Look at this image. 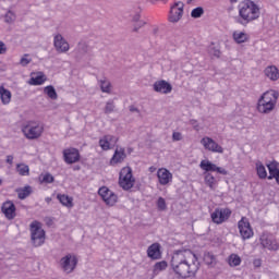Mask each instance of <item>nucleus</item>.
I'll return each mask as SVG.
<instances>
[{
  "mask_svg": "<svg viewBox=\"0 0 279 279\" xmlns=\"http://www.w3.org/2000/svg\"><path fill=\"white\" fill-rule=\"evenodd\" d=\"M171 267L178 278H195L199 271V260L192 251H178L172 256Z\"/></svg>",
  "mask_w": 279,
  "mask_h": 279,
  "instance_id": "1",
  "label": "nucleus"
},
{
  "mask_svg": "<svg viewBox=\"0 0 279 279\" xmlns=\"http://www.w3.org/2000/svg\"><path fill=\"white\" fill-rule=\"evenodd\" d=\"M239 15L235 16L234 21L243 27H247L250 23L258 21L260 19V7L252 0H244L238 5Z\"/></svg>",
  "mask_w": 279,
  "mask_h": 279,
  "instance_id": "2",
  "label": "nucleus"
},
{
  "mask_svg": "<svg viewBox=\"0 0 279 279\" xmlns=\"http://www.w3.org/2000/svg\"><path fill=\"white\" fill-rule=\"evenodd\" d=\"M278 97L279 93L274 89L264 93L257 102L258 112L262 114H269L270 112H274L276 104H278Z\"/></svg>",
  "mask_w": 279,
  "mask_h": 279,
  "instance_id": "3",
  "label": "nucleus"
},
{
  "mask_svg": "<svg viewBox=\"0 0 279 279\" xmlns=\"http://www.w3.org/2000/svg\"><path fill=\"white\" fill-rule=\"evenodd\" d=\"M136 180L132 175V168L124 167L120 171L119 184L123 191H130L134 186Z\"/></svg>",
  "mask_w": 279,
  "mask_h": 279,
  "instance_id": "4",
  "label": "nucleus"
},
{
  "mask_svg": "<svg viewBox=\"0 0 279 279\" xmlns=\"http://www.w3.org/2000/svg\"><path fill=\"white\" fill-rule=\"evenodd\" d=\"M260 245L264 250H269V252H278L279 245L276 236L271 233H263L259 238Z\"/></svg>",
  "mask_w": 279,
  "mask_h": 279,
  "instance_id": "5",
  "label": "nucleus"
},
{
  "mask_svg": "<svg viewBox=\"0 0 279 279\" xmlns=\"http://www.w3.org/2000/svg\"><path fill=\"white\" fill-rule=\"evenodd\" d=\"M184 15V3L175 2L171 8L168 16L170 23H179Z\"/></svg>",
  "mask_w": 279,
  "mask_h": 279,
  "instance_id": "6",
  "label": "nucleus"
},
{
  "mask_svg": "<svg viewBox=\"0 0 279 279\" xmlns=\"http://www.w3.org/2000/svg\"><path fill=\"white\" fill-rule=\"evenodd\" d=\"M98 195H100L101 199L107 204V206H114L117 202L119 201V196L116 195L114 192H112L107 186H102L98 190Z\"/></svg>",
  "mask_w": 279,
  "mask_h": 279,
  "instance_id": "7",
  "label": "nucleus"
},
{
  "mask_svg": "<svg viewBox=\"0 0 279 279\" xmlns=\"http://www.w3.org/2000/svg\"><path fill=\"white\" fill-rule=\"evenodd\" d=\"M230 215H232V211L228 208H216L211 214V221L219 226L228 221V219H230Z\"/></svg>",
  "mask_w": 279,
  "mask_h": 279,
  "instance_id": "8",
  "label": "nucleus"
},
{
  "mask_svg": "<svg viewBox=\"0 0 279 279\" xmlns=\"http://www.w3.org/2000/svg\"><path fill=\"white\" fill-rule=\"evenodd\" d=\"M238 228L244 241L254 236V230H252V226L250 225V220H247V218L242 217V219L238 222Z\"/></svg>",
  "mask_w": 279,
  "mask_h": 279,
  "instance_id": "9",
  "label": "nucleus"
},
{
  "mask_svg": "<svg viewBox=\"0 0 279 279\" xmlns=\"http://www.w3.org/2000/svg\"><path fill=\"white\" fill-rule=\"evenodd\" d=\"M62 154L63 160L66 165H75V162H80L82 158L80 150L73 147L63 149Z\"/></svg>",
  "mask_w": 279,
  "mask_h": 279,
  "instance_id": "10",
  "label": "nucleus"
},
{
  "mask_svg": "<svg viewBox=\"0 0 279 279\" xmlns=\"http://www.w3.org/2000/svg\"><path fill=\"white\" fill-rule=\"evenodd\" d=\"M60 266L66 274H73L75 267H77V257H73L71 254L65 255L60 260Z\"/></svg>",
  "mask_w": 279,
  "mask_h": 279,
  "instance_id": "11",
  "label": "nucleus"
},
{
  "mask_svg": "<svg viewBox=\"0 0 279 279\" xmlns=\"http://www.w3.org/2000/svg\"><path fill=\"white\" fill-rule=\"evenodd\" d=\"M201 145L207 149V151H213V154H223V147L219 145L211 137L205 136L201 140Z\"/></svg>",
  "mask_w": 279,
  "mask_h": 279,
  "instance_id": "12",
  "label": "nucleus"
},
{
  "mask_svg": "<svg viewBox=\"0 0 279 279\" xmlns=\"http://www.w3.org/2000/svg\"><path fill=\"white\" fill-rule=\"evenodd\" d=\"M117 143H119V137L114 135H105L99 140V146L104 151L113 149Z\"/></svg>",
  "mask_w": 279,
  "mask_h": 279,
  "instance_id": "13",
  "label": "nucleus"
},
{
  "mask_svg": "<svg viewBox=\"0 0 279 279\" xmlns=\"http://www.w3.org/2000/svg\"><path fill=\"white\" fill-rule=\"evenodd\" d=\"M153 88L155 93H161V95H169L173 90V86L165 80L155 82Z\"/></svg>",
  "mask_w": 279,
  "mask_h": 279,
  "instance_id": "14",
  "label": "nucleus"
},
{
  "mask_svg": "<svg viewBox=\"0 0 279 279\" xmlns=\"http://www.w3.org/2000/svg\"><path fill=\"white\" fill-rule=\"evenodd\" d=\"M53 45L58 53H66V51H69L70 49L69 43L65 41L64 37L60 34H57L53 37Z\"/></svg>",
  "mask_w": 279,
  "mask_h": 279,
  "instance_id": "15",
  "label": "nucleus"
},
{
  "mask_svg": "<svg viewBox=\"0 0 279 279\" xmlns=\"http://www.w3.org/2000/svg\"><path fill=\"white\" fill-rule=\"evenodd\" d=\"M157 178L161 186H167L170 182H173V174L169 172L167 168H160L157 171Z\"/></svg>",
  "mask_w": 279,
  "mask_h": 279,
  "instance_id": "16",
  "label": "nucleus"
},
{
  "mask_svg": "<svg viewBox=\"0 0 279 279\" xmlns=\"http://www.w3.org/2000/svg\"><path fill=\"white\" fill-rule=\"evenodd\" d=\"M2 213L7 219H14L16 217V207L14 203L8 201L2 205Z\"/></svg>",
  "mask_w": 279,
  "mask_h": 279,
  "instance_id": "17",
  "label": "nucleus"
},
{
  "mask_svg": "<svg viewBox=\"0 0 279 279\" xmlns=\"http://www.w3.org/2000/svg\"><path fill=\"white\" fill-rule=\"evenodd\" d=\"M47 240V234L45 229H43V223L36 222V246L40 247V245H45V241Z\"/></svg>",
  "mask_w": 279,
  "mask_h": 279,
  "instance_id": "18",
  "label": "nucleus"
},
{
  "mask_svg": "<svg viewBox=\"0 0 279 279\" xmlns=\"http://www.w3.org/2000/svg\"><path fill=\"white\" fill-rule=\"evenodd\" d=\"M147 256L148 258H151V260L160 259L162 256V253H160V244L158 243L151 244L147 250Z\"/></svg>",
  "mask_w": 279,
  "mask_h": 279,
  "instance_id": "19",
  "label": "nucleus"
},
{
  "mask_svg": "<svg viewBox=\"0 0 279 279\" xmlns=\"http://www.w3.org/2000/svg\"><path fill=\"white\" fill-rule=\"evenodd\" d=\"M264 74L268 80H270V82H278L279 80V70L276 65H268L264 70Z\"/></svg>",
  "mask_w": 279,
  "mask_h": 279,
  "instance_id": "20",
  "label": "nucleus"
},
{
  "mask_svg": "<svg viewBox=\"0 0 279 279\" xmlns=\"http://www.w3.org/2000/svg\"><path fill=\"white\" fill-rule=\"evenodd\" d=\"M232 38L236 45H243V43H247V40H250V35L245 32L234 31Z\"/></svg>",
  "mask_w": 279,
  "mask_h": 279,
  "instance_id": "21",
  "label": "nucleus"
},
{
  "mask_svg": "<svg viewBox=\"0 0 279 279\" xmlns=\"http://www.w3.org/2000/svg\"><path fill=\"white\" fill-rule=\"evenodd\" d=\"M125 158V148H118L116 149L113 157L111 158V165H119V162H123Z\"/></svg>",
  "mask_w": 279,
  "mask_h": 279,
  "instance_id": "22",
  "label": "nucleus"
},
{
  "mask_svg": "<svg viewBox=\"0 0 279 279\" xmlns=\"http://www.w3.org/2000/svg\"><path fill=\"white\" fill-rule=\"evenodd\" d=\"M0 99L3 106H8L10 101H12V92L3 86H0Z\"/></svg>",
  "mask_w": 279,
  "mask_h": 279,
  "instance_id": "23",
  "label": "nucleus"
},
{
  "mask_svg": "<svg viewBox=\"0 0 279 279\" xmlns=\"http://www.w3.org/2000/svg\"><path fill=\"white\" fill-rule=\"evenodd\" d=\"M23 134L28 140L36 138V125L34 123H28L23 128Z\"/></svg>",
  "mask_w": 279,
  "mask_h": 279,
  "instance_id": "24",
  "label": "nucleus"
},
{
  "mask_svg": "<svg viewBox=\"0 0 279 279\" xmlns=\"http://www.w3.org/2000/svg\"><path fill=\"white\" fill-rule=\"evenodd\" d=\"M57 199H59L60 204L65 206V208H73V197L65 194H58Z\"/></svg>",
  "mask_w": 279,
  "mask_h": 279,
  "instance_id": "25",
  "label": "nucleus"
},
{
  "mask_svg": "<svg viewBox=\"0 0 279 279\" xmlns=\"http://www.w3.org/2000/svg\"><path fill=\"white\" fill-rule=\"evenodd\" d=\"M266 167L269 171L268 180H274L275 174L279 172L278 161H276V160L271 161V162L267 163Z\"/></svg>",
  "mask_w": 279,
  "mask_h": 279,
  "instance_id": "26",
  "label": "nucleus"
},
{
  "mask_svg": "<svg viewBox=\"0 0 279 279\" xmlns=\"http://www.w3.org/2000/svg\"><path fill=\"white\" fill-rule=\"evenodd\" d=\"M255 169L260 180H265L267 178V169L265 168V165H263V161L260 160L256 161Z\"/></svg>",
  "mask_w": 279,
  "mask_h": 279,
  "instance_id": "27",
  "label": "nucleus"
},
{
  "mask_svg": "<svg viewBox=\"0 0 279 279\" xmlns=\"http://www.w3.org/2000/svg\"><path fill=\"white\" fill-rule=\"evenodd\" d=\"M199 168L205 171V173H210V171H216L217 165L210 162V160H202Z\"/></svg>",
  "mask_w": 279,
  "mask_h": 279,
  "instance_id": "28",
  "label": "nucleus"
},
{
  "mask_svg": "<svg viewBox=\"0 0 279 279\" xmlns=\"http://www.w3.org/2000/svg\"><path fill=\"white\" fill-rule=\"evenodd\" d=\"M44 93L45 95H47V97H49V99H52V101H56V99H58V92H56V87H53L52 85L46 86L44 88Z\"/></svg>",
  "mask_w": 279,
  "mask_h": 279,
  "instance_id": "29",
  "label": "nucleus"
},
{
  "mask_svg": "<svg viewBox=\"0 0 279 279\" xmlns=\"http://www.w3.org/2000/svg\"><path fill=\"white\" fill-rule=\"evenodd\" d=\"M205 184L211 189V191H215L217 186V179L211 173H205Z\"/></svg>",
  "mask_w": 279,
  "mask_h": 279,
  "instance_id": "30",
  "label": "nucleus"
},
{
  "mask_svg": "<svg viewBox=\"0 0 279 279\" xmlns=\"http://www.w3.org/2000/svg\"><path fill=\"white\" fill-rule=\"evenodd\" d=\"M204 263L207 264L208 267H215V265H217V257L213 253H205Z\"/></svg>",
  "mask_w": 279,
  "mask_h": 279,
  "instance_id": "31",
  "label": "nucleus"
},
{
  "mask_svg": "<svg viewBox=\"0 0 279 279\" xmlns=\"http://www.w3.org/2000/svg\"><path fill=\"white\" fill-rule=\"evenodd\" d=\"M228 263L230 267H239V265H241V256L238 254H231Z\"/></svg>",
  "mask_w": 279,
  "mask_h": 279,
  "instance_id": "32",
  "label": "nucleus"
},
{
  "mask_svg": "<svg viewBox=\"0 0 279 279\" xmlns=\"http://www.w3.org/2000/svg\"><path fill=\"white\" fill-rule=\"evenodd\" d=\"M16 171L20 175H29V166L25 163H17Z\"/></svg>",
  "mask_w": 279,
  "mask_h": 279,
  "instance_id": "33",
  "label": "nucleus"
},
{
  "mask_svg": "<svg viewBox=\"0 0 279 279\" xmlns=\"http://www.w3.org/2000/svg\"><path fill=\"white\" fill-rule=\"evenodd\" d=\"M112 85L110 84V81L108 80H100V89L102 93H108L110 94L112 90Z\"/></svg>",
  "mask_w": 279,
  "mask_h": 279,
  "instance_id": "34",
  "label": "nucleus"
},
{
  "mask_svg": "<svg viewBox=\"0 0 279 279\" xmlns=\"http://www.w3.org/2000/svg\"><path fill=\"white\" fill-rule=\"evenodd\" d=\"M76 53L77 56H84L85 53H88V45L86 43H78L76 47Z\"/></svg>",
  "mask_w": 279,
  "mask_h": 279,
  "instance_id": "35",
  "label": "nucleus"
},
{
  "mask_svg": "<svg viewBox=\"0 0 279 279\" xmlns=\"http://www.w3.org/2000/svg\"><path fill=\"white\" fill-rule=\"evenodd\" d=\"M133 22L137 23L136 26L133 28V32H138V29H141V27L145 26V22L141 21V14L136 13L133 16Z\"/></svg>",
  "mask_w": 279,
  "mask_h": 279,
  "instance_id": "36",
  "label": "nucleus"
},
{
  "mask_svg": "<svg viewBox=\"0 0 279 279\" xmlns=\"http://www.w3.org/2000/svg\"><path fill=\"white\" fill-rule=\"evenodd\" d=\"M167 267H168L167 262H165V260L158 262L154 266V274L165 271V269H167Z\"/></svg>",
  "mask_w": 279,
  "mask_h": 279,
  "instance_id": "37",
  "label": "nucleus"
},
{
  "mask_svg": "<svg viewBox=\"0 0 279 279\" xmlns=\"http://www.w3.org/2000/svg\"><path fill=\"white\" fill-rule=\"evenodd\" d=\"M192 19H202L204 16V8L198 7L192 10L191 12Z\"/></svg>",
  "mask_w": 279,
  "mask_h": 279,
  "instance_id": "38",
  "label": "nucleus"
},
{
  "mask_svg": "<svg viewBox=\"0 0 279 279\" xmlns=\"http://www.w3.org/2000/svg\"><path fill=\"white\" fill-rule=\"evenodd\" d=\"M39 182L41 184H51V182H53V175H51L50 173L41 174L39 177Z\"/></svg>",
  "mask_w": 279,
  "mask_h": 279,
  "instance_id": "39",
  "label": "nucleus"
},
{
  "mask_svg": "<svg viewBox=\"0 0 279 279\" xmlns=\"http://www.w3.org/2000/svg\"><path fill=\"white\" fill-rule=\"evenodd\" d=\"M29 193H32V187L29 186H26L17 191L20 199H25V197H28Z\"/></svg>",
  "mask_w": 279,
  "mask_h": 279,
  "instance_id": "40",
  "label": "nucleus"
},
{
  "mask_svg": "<svg viewBox=\"0 0 279 279\" xmlns=\"http://www.w3.org/2000/svg\"><path fill=\"white\" fill-rule=\"evenodd\" d=\"M47 80V75L43 72L36 73V85L41 86V84Z\"/></svg>",
  "mask_w": 279,
  "mask_h": 279,
  "instance_id": "41",
  "label": "nucleus"
},
{
  "mask_svg": "<svg viewBox=\"0 0 279 279\" xmlns=\"http://www.w3.org/2000/svg\"><path fill=\"white\" fill-rule=\"evenodd\" d=\"M112 112H114V100H109L105 107V114H110Z\"/></svg>",
  "mask_w": 279,
  "mask_h": 279,
  "instance_id": "42",
  "label": "nucleus"
},
{
  "mask_svg": "<svg viewBox=\"0 0 279 279\" xmlns=\"http://www.w3.org/2000/svg\"><path fill=\"white\" fill-rule=\"evenodd\" d=\"M14 21H16V15L14 14V12L12 11L7 12V14L4 15V22L14 23Z\"/></svg>",
  "mask_w": 279,
  "mask_h": 279,
  "instance_id": "43",
  "label": "nucleus"
},
{
  "mask_svg": "<svg viewBox=\"0 0 279 279\" xmlns=\"http://www.w3.org/2000/svg\"><path fill=\"white\" fill-rule=\"evenodd\" d=\"M157 208L158 210H167V201L163 197H159L157 201Z\"/></svg>",
  "mask_w": 279,
  "mask_h": 279,
  "instance_id": "44",
  "label": "nucleus"
},
{
  "mask_svg": "<svg viewBox=\"0 0 279 279\" xmlns=\"http://www.w3.org/2000/svg\"><path fill=\"white\" fill-rule=\"evenodd\" d=\"M29 62H32V57L29 54H24L20 60L21 66H27Z\"/></svg>",
  "mask_w": 279,
  "mask_h": 279,
  "instance_id": "45",
  "label": "nucleus"
},
{
  "mask_svg": "<svg viewBox=\"0 0 279 279\" xmlns=\"http://www.w3.org/2000/svg\"><path fill=\"white\" fill-rule=\"evenodd\" d=\"M209 53L210 56H214L215 58H219L221 56V51L217 49L215 46L209 47Z\"/></svg>",
  "mask_w": 279,
  "mask_h": 279,
  "instance_id": "46",
  "label": "nucleus"
},
{
  "mask_svg": "<svg viewBox=\"0 0 279 279\" xmlns=\"http://www.w3.org/2000/svg\"><path fill=\"white\" fill-rule=\"evenodd\" d=\"M190 125H192L195 132H199V130H202V126H199V122H197V120L195 119L190 120Z\"/></svg>",
  "mask_w": 279,
  "mask_h": 279,
  "instance_id": "47",
  "label": "nucleus"
},
{
  "mask_svg": "<svg viewBox=\"0 0 279 279\" xmlns=\"http://www.w3.org/2000/svg\"><path fill=\"white\" fill-rule=\"evenodd\" d=\"M8 53V45L0 40V56H5Z\"/></svg>",
  "mask_w": 279,
  "mask_h": 279,
  "instance_id": "48",
  "label": "nucleus"
},
{
  "mask_svg": "<svg viewBox=\"0 0 279 279\" xmlns=\"http://www.w3.org/2000/svg\"><path fill=\"white\" fill-rule=\"evenodd\" d=\"M43 132H45V126L43 124H37V126H36V138H38V136H40V134H43Z\"/></svg>",
  "mask_w": 279,
  "mask_h": 279,
  "instance_id": "49",
  "label": "nucleus"
},
{
  "mask_svg": "<svg viewBox=\"0 0 279 279\" xmlns=\"http://www.w3.org/2000/svg\"><path fill=\"white\" fill-rule=\"evenodd\" d=\"M31 232H32V239L33 241L36 240V222L31 223Z\"/></svg>",
  "mask_w": 279,
  "mask_h": 279,
  "instance_id": "50",
  "label": "nucleus"
},
{
  "mask_svg": "<svg viewBox=\"0 0 279 279\" xmlns=\"http://www.w3.org/2000/svg\"><path fill=\"white\" fill-rule=\"evenodd\" d=\"M172 141H174V142L182 141V133L173 132L172 133Z\"/></svg>",
  "mask_w": 279,
  "mask_h": 279,
  "instance_id": "51",
  "label": "nucleus"
},
{
  "mask_svg": "<svg viewBox=\"0 0 279 279\" xmlns=\"http://www.w3.org/2000/svg\"><path fill=\"white\" fill-rule=\"evenodd\" d=\"M217 173H220V175H228V170H226L225 168L221 167H217L216 166V170Z\"/></svg>",
  "mask_w": 279,
  "mask_h": 279,
  "instance_id": "52",
  "label": "nucleus"
},
{
  "mask_svg": "<svg viewBox=\"0 0 279 279\" xmlns=\"http://www.w3.org/2000/svg\"><path fill=\"white\" fill-rule=\"evenodd\" d=\"M31 80L28 81V84L31 86H36V77H34V73L31 74Z\"/></svg>",
  "mask_w": 279,
  "mask_h": 279,
  "instance_id": "53",
  "label": "nucleus"
},
{
  "mask_svg": "<svg viewBox=\"0 0 279 279\" xmlns=\"http://www.w3.org/2000/svg\"><path fill=\"white\" fill-rule=\"evenodd\" d=\"M45 223H46V226L51 227V226H53V219L47 217V218H45Z\"/></svg>",
  "mask_w": 279,
  "mask_h": 279,
  "instance_id": "54",
  "label": "nucleus"
},
{
  "mask_svg": "<svg viewBox=\"0 0 279 279\" xmlns=\"http://www.w3.org/2000/svg\"><path fill=\"white\" fill-rule=\"evenodd\" d=\"M7 162H8V165H13V162H14V156L8 155V156H7Z\"/></svg>",
  "mask_w": 279,
  "mask_h": 279,
  "instance_id": "55",
  "label": "nucleus"
},
{
  "mask_svg": "<svg viewBox=\"0 0 279 279\" xmlns=\"http://www.w3.org/2000/svg\"><path fill=\"white\" fill-rule=\"evenodd\" d=\"M253 265L254 267H260L263 265V262L260 259H254Z\"/></svg>",
  "mask_w": 279,
  "mask_h": 279,
  "instance_id": "56",
  "label": "nucleus"
},
{
  "mask_svg": "<svg viewBox=\"0 0 279 279\" xmlns=\"http://www.w3.org/2000/svg\"><path fill=\"white\" fill-rule=\"evenodd\" d=\"M129 110H130V112H137V113L141 112V110H138V108H136L135 106H130Z\"/></svg>",
  "mask_w": 279,
  "mask_h": 279,
  "instance_id": "57",
  "label": "nucleus"
},
{
  "mask_svg": "<svg viewBox=\"0 0 279 279\" xmlns=\"http://www.w3.org/2000/svg\"><path fill=\"white\" fill-rule=\"evenodd\" d=\"M272 180H276L277 184H279V172L272 177Z\"/></svg>",
  "mask_w": 279,
  "mask_h": 279,
  "instance_id": "58",
  "label": "nucleus"
},
{
  "mask_svg": "<svg viewBox=\"0 0 279 279\" xmlns=\"http://www.w3.org/2000/svg\"><path fill=\"white\" fill-rule=\"evenodd\" d=\"M73 171H80V169H82V167H80V166H73Z\"/></svg>",
  "mask_w": 279,
  "mask_h": 279,
  "instance_id": "59",
  "label": "nucleus"
},
{
  "mask_svg": "<svg viewBox=\"0 0 279 279\" xmlns=\"http://www.w3.org/2000/svg\"><path fill=\"white\" fill-rule=\"evenodd\" d=\"M239 0H230L231 3H236Z\"/></svg>",
  "mask_w": 279,
  "mask_h": 279,
  "instance_id": "60",
  "label": "nucleus"
},
{
  "mask_svg": "<svg viewBox=\"0 0 279 279\" xmlns=\"http://www.w3.org/2000/svg\"><path fill=\"white\" fill-rule=\"evenodd\" d=\"M194 0H187V3H193Z\"/></svg>",
  "mask_w": 279,
  "mask_h": 279,
  "instance_id": "61",
  "label": "nucleus"
},
{
  "mask_svg": "<svg viewBox=\"0 0 279 279\" xmlns=\"http://www.w3.org/2000/svg\"><path fill=\"white\" fill-rule=\"evenodd\" d=\"M1 184H3V180L0 179V186H1Z\"/></svg>",
  "mask_w": 279,
  "mask_h": 279,
  "instance_id": "62",
  "label": "nucleus"
}]
</instances>
